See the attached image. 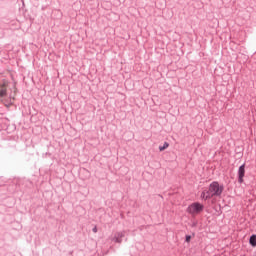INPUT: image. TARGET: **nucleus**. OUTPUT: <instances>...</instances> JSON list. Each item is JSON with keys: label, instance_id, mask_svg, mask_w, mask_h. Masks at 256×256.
Listing matches in <instances>:
<instances>
[{"label": "nucleus", "instance_id": "obj_1", "mask_svg": "<svg viewBox=\"0 0 256 256\" xmlns=\"http://www.w3.org/2000/svg\"><path fill=\"white\" fill-rule=\"evenodd\" d=\"M223 189V185L218 184V182H212L208 190L202 191L200 197L203 201H207V199H211L212 197H221Z\"/></svg>", "mask_w": 256, "mask_h": 256}, {"label": "nucleus", "instance_id": "obj_2", "mask_svg": "<svg viewBox=\"0 0 256 256\" xmlns=\"http://www.w3.org/2000/svg\"><path fill=\"white\" fill-rule=\"evenodd\" d=\"M205 209V206L199 202H194L190 204L187 208V213L191 215L192 217H197V215H200V213H203V210Z\"/></svg>", "mask_w": 256, "mask_h": 256}, {"label": "nucleus", "instance_id": "obj_3", "mask_svg": "<svg viewBox=\"0 0 256 256\" xmlns=\"http://www.w3.org/2000/svg\"><path fill=\"white\" fill-rule=\"evenodd\" d=\"M123 237H125V231L117 232L114 235L113 241H115V243H123Z\"/></svg>", "mask_w": 256, "mask_h": 256}, {"label": "nucleus", "instance_id": "obj_4", "mask_svg": "<svg viewBox=\"0 0 256 256\" xmlns=\"http://www.w3.org/2000/svg\"><path fill=\"white\" fill-rule=\"evenodd\" d=\"M238 175H239V183H243V177H245V164L239 167L238 170Z\"/></svg>", "mask_w": 256, "mask_h": 256}, {"label": "nucleus", "instance_id": "obj_5", "mask_svg": "<svg viewBox=\"0 0 256 256\" xmlns=\"http://www.w3.org/2000/svg\"><path fill=\"white\" fill-rule=\"evenodd\" d=\"M2 103H4L5 107H9V105H13V103H15V98L6 97L2 100Z\"/></svg>", "mask_w": 256, "mask_h": 256}, {"label": "nucleus", "instance_id": "obj_6", "mask_svg": "<svg viewBox=\"0 0 256 256\" xmlns=\"http://www.w3.org/2000/svg\"><path fill=\"white\" fill-rule=\"evenodd\" d=\"M4 95H7V84L4 83L2 86H0V97H4Z\"/></svg>", "mask_w": 256, "mask_h": 256}, {"label": "nucleus", "instance_id": "obj_7", "mask_svg": "<svg viewBox=\"0 0 256 256\" xmlns=\"http://www.w3.org/2000/svg\"><path fill=\"white\" fill-rule=\"evenodd\" d=\"M250 245H252V247H256V235H252L250 237Z\"/></svg>", "mask_w": 256, "mask_h": 256}, {"label": "nucleus", "instance_id": "obj_8", "mask_svg": "<svg viewBox=\"0 0 256 256\" xmlns=\"http://www.w3.org/2000/svg\"><path fill=\"white\" fill-rule=\"evenodd\" d=\"M169 147V143L165 142L163 146H159V151H165Z\"/></svg>", "mask_w": 256, "mask_h": 256}, {"label": "nucleus", "instance_id": "obj_9", "mask_svg": "<svg viewBox=\"0 0 256 256\" xmlns=\"http://www.w3.org/2000/svg\"><path fill=\"white\" fill-rule=\"evenodd\" d=\"M191 242V236H186V243H190Z\"/></svg>", "mask_w": 256, "mask_h": 256}, {"label": "nucleus", "instance_id": "obj_10", "mask_svg": "<svg viewBox=\"0 0 256 256\" xmlns=\"http://www.w3.org/2000/svg\"><path fill=\"white\" fill-rule=\"evenodd\" d=\"M92 231H93V233H97V227H94V228L92 229Z\"/></svg>", "mask_w": 256, "mask_h": 256}]
</instances>
